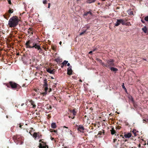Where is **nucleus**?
Here are the masks:
<instances>
[{"instance_id": "f257e3e1", "label": "nucleus", "mask_w": 148, "mask_h": 148, "mask_svg": "<svg viewBox=\"0 0 148 148\" xmlns=\"http://www.w3.org/2000/svg\"><path fill=\"white\" fill-rule=\"evenodd\" d=\"M27 48H35L38 50L41 49L40 44L33 42L31 40H28L25 44Z\"/></svg>"}, {"instance_id": "f03ea898", "label": "nucleus", "mask_w": 148, "mask_h": 148, "mask_svg": "<svg viewBox=\"0 0 148 148\" xmlns=\"http://www.w3.org/2000/svg\"><path fill=\"white\" fill-rule=\"evenodd\" d=\"M20 19L16 16L11 18L8 21V25L11 28L16 27L18 24Z\"/></svg>"}, {"instance_id": "7ed1b4c3", "label": "nucleus", "mask_w": 148, "mask_h": 148, "mask_svg": "<svg viewBox=\"0 0 148 148\" xmlns=\"http://www.w3.org/2000/svg\"><path fill=\"white\" fill-rule=\"evenodd\" d=\"M6 86L8 87L11 88L13 90H18L21 88L18 84L12 81L10 82Z\"/></svg>"}, {"instance_id": "20e7f679", "label": "nucleus", "mask_w": 148, "mask_h": 148, "mask_svg": "<svg viewBox=\"0 0 148 148\" xmlns=\"http://www.w3.org/2000/svg\"><path fill=\"white\" fill-rule=\"evenodd\" d=\"M14 140H16V143L17 144L21 145L23 143L24 138L19 135L14 136L13 137Z\"/></svg>"}, {"instance_id": "39448f33", "label": "nucleus", "mask_w": 148, "mask_h": 148, "mask_svg": "<svg viewBox=\"0 0 148 148\" xmlns=\"http://www.w3.org/2000/svg\"><path fill=\"white\" fill-rule=\"evenodd\" d=\"M114 60L112 59H110L107 61L106 64H103V66L108 68L114 66Z\"/></svg>"}, {"instance_id": "423d86ee", "label": "nucleus", "mask_w": 148, "mask_h": 148, "mask_svg": "<svg viewBox=\"0 0 148 148\" xmlns=\"http://www.w3.org/2000/svg\"><path fill=\"white\" fill-rule=\"evenodd\" d=\"M126 22V20H125L123 19H117L116 23H115L114 25L116 26H118L121 24L122 25H128Z\"/></svg>"}, {"instance_id": "0eeeda50", "label": "nucleus", "mask_w": 148, "mask_h": 148, "mask_svg": "<svg viewBox=\"0 0 148 148\" xmlns=\"http://www.w3.org/2000/svg\"><path fill=\"white\" fill-rule=\"evenodd\" d=\"M92 15L93 14L90 11H88L85 12L83 16L84 18L88 20L92 18Z\"/></svg>"}, {"instance_id": "6e6552de", "label": "nucleus", "mask_w": 148, "mask_h": 148, "mask_svg": "<svg viewBox=\"0 0 148 148\" xmlns=\"http://www.w3.org/2000/svg\"><path fill=\"white\" fill-rule=\"evenodd\" d=\"M44 84L43 85L44 87H45L44 88V90H45V92H40V94L41 95H43V96H44L45 95H46L47 94V90H48V87H47V85L48 84L47 83V81L46 79H45L44 81Z\"/></svg>"}, {"instance_id": "1a4fd4ad", "label": "nucleus", "mask_w": 148, "mask_h": 148, "mask_svg": "<svg viewBox=\"0 0 148 148\" xmlns=\"http://www.w3.org/2000/svg\"><path fill=\"white\" fill-rule=\"evenodd\" d=\"M32 136L35 138H36L37 137L40 138L42 136V135L39 132H34Z\"/></svg>"}, {"instance_id": "9d476101", "label": "nucleus", "mask_w": 148, "mask_h": 148, "mask_svg": "<svg viewBox=\"0 0 148 148\" xmlns=\"http://www.w3.org/2000/svg\"><path fill=\"white\" fill-rule=\"evenodd\" d=\"M77 126L78 127L77 130L83 133V131L84 130V126L81 125L79 126L77 125Z\"/></svg>"}, {"instance_id": "9b49d317", "label": "nucleus", "mask_w": 148, "mask_h": 148, "mask_svg": "<svg viewBox=\"0 0 148 148\" xmlns=\"http://www.w3.org/2000/svg\"><path fill=\"white\" fill-rule=\"evenodd\" d=\"M67 74L69 75H71L72 74V70L71 69V66L67 69Z\"/></svg>"}, {"instance_id": "f8f14e48", "label": "nucleus", "mask_w": 148, "mask_h": 148, "mask_svg": "<svg viewBox=\"0 0 148 148\" xmlns=\"http://www.w3.org/2000/svg\"><path fill=\"white\" fill-rule=\"evenodd\" d=\"M103 132L102 131H99L98 132V134L96 136V138H100L101 137L100 135H102L103 134V135H104V130H103Z\"/></svg>"}, {"instance_id": "ddd939ff", "label": "nucleus", "mask_w": 148, "mask_h": 148, "mask_svg": "<svg viewBox=\"0 0 148 148\" xmlns=\"http://www.w3.org/2000/svg\"><path fill=\"white\" fill-rule=\"evenodd\" d=\"M10 16V14H9L8 13H6L4 14L3 15V16L7 20H8Z\"/></svg>"}, {"instance_id": "4468645a", "label": "nucleus", "mask_w": 148, "mask_h": 148, "mask_svg": "<svg viewBox=\"0 0 148 148\" xmlns=\"http://www.w3.org/2000/svg\"><path fill=\"white\" fill-rule=\"evenodd\" d=\"M76 110L75 108L73 110H70V112L72 113L74 116H75L77 114Z\"/></svg>"}, {"instance_id": "2eb2a0df", "label": "nucleus", "mask_w": 148, "mask_h": 148, "mask_svg": "<svg viewBox=\"0 0 148 148\" xmlns=\"http://www.w3.org/2000/svg\"><path fill=\"white\" fill-rule=\"evenodd\" d=\"M45 146H43L42 144L40 143L39 144V148H49L48 146L46 144L45 145Z\"/></svg>"}, {"instance_id": "dca6fc26", "label": "nucleus", "mask_w": 148, "mask_h": 148, "mask_svg": "<svg viewBox=\"0 0 148 148\" xmlns=\"http://www.w3.org/2000/svg\"><path fill=\"white\" fill-rule=\"evenodd\" d=\"M54 70H55L54 69H53L52 70H51L49 68L47 69V71L48 72L51 74H54Z\"/></svg>"}, {"instance_id": "f3484780", "label": "nucleus", "mask_w": 148, "mask_h": 148, "mask_svg": "<svg viewBox=\"0 0 148 148\" xmlns=\"http://www.w3.org/2000/svg\"><path fill=\"white\" fill-rule=\"evenodd\" d=\"M132 136V134L131 133H129L127 134H125L124 135V137L125 138H130Z\"/></svg>"}, {"instance_id": "a211bd4d", "label": "nucleus", "mask_w": 148, "mask_h": 148, "mask_svg": "<svg viewBox=\"0 0 148 148\" xmlns=\"http://www.w3.org/2000/svg\"><path fill=\"white\" fill-rule=\"evenodd\" d=\"M55 61L57 62H60L62 61V59H61L60 57H57L55 60Z\"/></svg>"}, {"instance_id": "6ab92c4d", "label": "nucleus", "mask_w": 148, "mask_h": 148, "mask_svg": "<svg viewBox=\"0 0 148 148\" xmlns=\"http://www.w3.org/2000/svg\"><path fill=\"white\" fill-rule=\"evenodd\" d=\"M28 32L29 33L31 34L32 35L33 33V29L32 28H29Z\"/></svg>"}, {"instance_id": "aec40b11", "label": "nucleus", "mask_w": 148, "mask_h": 148, "mask_svg": "<svg viewBox=\"0 0 148 148\" xmlns=\"http://www.w3.org/2000/svg\"><path fill=\"white\" fill-rule=\"evenodd\" d=\"M121 137H122V139H124V137L122 135H120L119 134H117L116 135V138L117 139H120V138Z\"/></svg>"}, {"instance_id": "412c9836", "label": "nucleus", "mask_w": 148, "mask_h": 148, "mask_svg": "<svg viewBox=\"0 0 148 148\" xmlns=\"http://www.w3.org/2000/svg\"><path fill=\"white\" fill-rule=\"evenodd\" d=\"M110 132L112 135H114L116 133V132L114 129L113 127H112L111 130H110Z\"/></svg>"}, {"instance_id": "4be33fe9", "label": "nucleus", "mask_w": 148, "mask_h": 148, "mask_svg": "<svg viewBox=\"0 0 148 148\" xmlns=\"http://www.w3.org/2000/svg\"><path fill=\"white\" fill-rule=\"evenodd\" d=\"M51 128L55 129L56 127V125L55 123H52L51 124Z\"/></svg>"}, {"instance_id": "5701e85b", "label": "nucleus", "mask_w": 148, "mask_h": 148, "mask_svg": "<svg viewBox=\"0 0 148 148\" xmlns=\"http://www.w3.org/2000/svg\"><path fill=\"white\" fill-rule=\"evenodd\" d=\"M142 30L145 33H147V29L146 26H144V27L142 28Z\"/></svg>"}, {"instance_id": "b1692460", "label": "nucleus", "mask_w": 148, "mask_h": 148, "mask_svg": "<svg viewBox=\"0 0 148 148\" xmlns=\"http://www.w3.org/2000/svg\"><path fill=\"white\" fill-rule=\"evenodd\" d=\"M110 68L111 70L113 71H117L118 70L117 68L113 67H110Z\"/></svg>"}, {"instance_id": "393cba45", "label": "nucleus", "mask_w": 148, "mask_h": 148, "mask_svg": "<svg viewBox=\"0 0 148 148\" xmlns=\"http://www.w3.org/2000/svg\"><path fill=\"white\" fill-rule=\"evenodd\" d=\"M88 32H87V31L86 30H85L84 31H83L82 32L80 33L79 34V35L81 36L83 34H85L87 33Z\"/></svg>"}, {"instance_id": "a878e982", "label": "nucleus", "mask_w": 148, "mask_h": 148, "mask_svg": "<svg viewBox=\"0 0 148 148\" xmlns=\"http://www.w3.org/2000/svg\"><path fill=\"white\" fill-rule=\"evenodd\" d=\"M68 61L66 60H64L63 62L62 63V64H63V65L66 66L67 64L68 63Z\"/></svg>"}, {"instance_id": "bb28decb", "label": "nucleus", "mask_w": 148, "mask_h": 148, "mask_svg": "<svg viewBox=\"0 0 148 148\" xmlns=\"http://www.w3.org/2000/svg\"><path fill=\"white\" fill-rule=\"evenodd\" d=\"M128 14L130 15H134V12L132 11H128Z\"/></svg>"}, {"instance_id": "cd10ccee", "label": "nucleus", "mask_w": 148, "mask_h": 148, "mask_svg": "<svg viewBox=\"0 0 148 148\" xmlns=\"http://www.w3.org/2000/svg\"><path fill=\"white\" fill-rule=\"evenodd\" d=\"M13 12V9H10V10H8V13L9 14H10L11 13H12Z\"/></svg>"}, {"instance_id": "c85d7f7f", "label": "nucleus", "mask_w": 148, "mask_h": 148, "mask_svg": "<svg viewBox=\"0 0 148 148\" xmlns=\"http://www.w3.org/2000/svg\"><path fill=\"white\" fill-rule=\"evenodd\" d=\"M136 130H133L132 131V133H133L134 134V136H136Z\"/></svg>"}, {"instance_id": "c756f323", "label": "nucleus", "mask_w": 148, "mask_h": 148, "mask_svg": "<svg viewBox=\"0 0 148 148\" xmlns=\"http://www.w3.org/2000/svg\"><path fill=\"white\" fill-rule=\"evenodd\" d=\"M85 27V28H86V30L87 31V30L88 29H89L90 28V26L89 25H86Z\"/></svg>"}, {"instance_id": "7c9ffc66", "label": "nucleus", "mask_w": 148, "mask_h": 148, "mask_svg": "<svg viewBox=\"0 0 148 148\" xmlns=\"http://www.w3.org/2000/svg\"><path fill=\"white\" fill-rule=\"evenodd\" d=\"M122 88L123 89H124V90H126V88H125V87L124 86V83H123V84L122 85Z\"/></svg>"}, {"instance_id": "2f4dec72", "label": "nucleus", "mask_w": 148, "mask_h": 148, "mask_svg": "<svg viewBox=\"0 0 148 148\" xmlns=\"http://www.w3.org/2000/svg\"><path fill=\"white\" fill-rule=\"evenodd\" d=\"M95 0H90L89 1V2H88V3H92L94 2L95 1Z\"/></svg>"}, {"instance_id": "473e14b6", "label": "nucleus", "mask_w": 148, "mask_h": 148, "mask_svg": "<svg viewBox=\"0 0 148 148\" xmlns=\"http://www.w3.org/2000/svg\"><path fill=\"white\" fill-rule=\"evenodd\" d=\"M144 19L146 21H148V16H146L145 18Z\"/></svg>"}, {"instance_id": "72a5a7b5", "label": "nucleus", "mask_w": 148, "mask_h": 148, "mask_svg": "<svg viewBox=\"0 0 148 148\" xmlns=\"http://www.w3.org/2000/svg\"><path fill=\"white\" fill-rule=\"evenodd\" d=\"M51 132H54L56 133H57V131L54 130H51Z\"/></svg>"}, {"instance_id": "f704fd0d", "label": "nucleus", "mask_w": 148, "mask_h": 148, "mask_svg": "<svg viewBox=\"0 0 148 148\" xmlns=\"http://www.w3.org/2000/svg\"><path fill=\"white\" fill-rule=\"evenodd\" d=\"M30 102L31 103L32 105L34 104V102L32 100H31V101H30Z\"/></svg>"}, {"instance_id": "c9c22d12", "label": "nucleus", "mask_w": 148, "mask_h": 148, "mask_svg": "<svg viewBox=\"0 0 148 148\" xmlns=\"http://www.w3.org/2000/svg\"><path fill=\"white\" fill-rule=\"evenodd\" d=\"M47 1L46 0H43V3L44 4H46L47 3Z\"/></svg>"}, {"instance_id": "e433bc0d", "label": "nucleus", "mask_w": 148, "mask_h": 148, "mask_svg": "<svg viewBox=\"0 0 148 148\" xmlns=\"http://www.w3.org/2000/svg\"><path fill=\"white\" fill-rule=\"evenodd\" d=\"M116 129H119L121 128V127L119 125H117L116 126Z\"/></svg>"}, {"instance_id": "4c0bfd02", "label": "nucleus", "mask_w": 148, "mask_h": 148, "mask_svg": "<svg viewBox=\"0 0 148 148\" xmlns=\"http://www.w3.org/2000/svg\"><path fill=\"white\" fill-rule=\"evenodd\" d=\"M99 62L102 65V66H103V64H105L104 63L102 62V61L101 60H99Z\"/></svg>"}, {"instance_id": "58836bf2", "label": "nucleus", "mask_w": 148, "mask_h": 148, "mask_svg": "<svg viewBox=\"0 0 148 148\" xmlns=\"http://www.w3.org/2000/svg\"><path fill=\"white\" fill-rule=\"evenodd\" d=\"M22 125H21V124H20L19 125H18V126H17V127L18 126V127H19L20 128H21V129H22Z\"/></svg>"}, {"instance_id": "ea45409f", "label": "nucleus", "mask_w": 148, "mask_h": 148, "mask_svg": "<svg viewBox=\"0 0 148 148\" xmlns=\"http://www.w3.org/2000/svg\"><path fill=\"white\" fill-rule=\"evenodd\" d=\"M34 90L36 92H38L39 91V89H34Z\"/></svg>"}, {"instance_id": "a19ab883", "label": "nucleus", "mask_w": 148, "mask_h": 148, "mask_svg": "<svg viewBox=\"0 0 148 148\" xmlns=\"http://www.w3.org/2000/svg\"><path fill=\"white\" fill-rule=\"evenodd\" d=\"M52 49L54 50H55L56 49V47L55 46L52 47Z\"/></svg>"}, {"instance_id": "79ce46f5", "label": "nucleus", "mask_w": 148, "mask_h": 148, "mask_svg": "<svg viewBox=\"0 0 148 148\" xmlns=\"http://www.w3.org/2000/svg\"><path fill=\"white\" fill-rule=\"evenodd\" d=\"M117 140V139L116 138H115L114 139H113V143H115L116 141Z\"/></svg>"}, {"instance_id": "37998d69", "label": "nucleus", "mask_w": 148, "mask_h": 148, "mask_svg": "<svg viewBox=\"0 0 148 148\" xmlns=\"http://www.w3.org/2000/svg\"><path fill=\"white\" fill-rule=\"evenodd\" d=\"M50 7V3H48V8H49Z\"/></svg>"}, {"instance_id": "c03bdc74", "label": "nucleus", "mask_w": 148, "mask_h": 148, "mask_svg": "<svg viewBox=\"0 0 148 148\" xmlns=\"http://www.w3.org/2000/svg\"><path fill=\"white\" fill-rule=\"evenodd\" d=\"M8 3L10 4H11L12 3L10 0H9L8 1Z\"/></svg>"}, {"instance_id": "a18cd8bd", "label": "nucleus", "mask_w": 148, "mask_h": 148, "mask_svg": "<svg viewBox=\"0 0 148 148\" xmlns=\"http://www.w3.org/2000/svg\"><path fill=\"white\" fill-rule=\"evenodd\" d=\"M32 60L33 61H34L35 60V58H32Z\"/></svg>"}, {"instance_id": "49530a36", "label": "nucleus", "mask_w": 148, "mask_h": 148, "mask_svg": "<svg viewBox=\"0 0 148 148\" xmlns=\"http://www.w3.org/2000/svg\"><path fill=\"white\" fill-rule=\"evenodd\" d=\"M36 107V105L34 104L33 105V108H35Z\"/></svg>"}, {"instance_id": "de8ad7c7", "label": "nucleus", "mask_w": 148, "mask_h": 148, "mask_svg": "<svg viewBox=\"0 0 148 148\" xmlns=\"http://www.w3.org/2000/svg\"><path fill=\"white\" fill-rule=\"evenodd\" d=\"M52 91V89L51 88H50L49 89V92H50L51 91Z\"/></svg>"}, {"instance_id": "09e8293b", "label": "nucleus", "mask_w": 148, "mask_h": 148, "mask_svg": "<svg viewBox=\"0 0 148 148\" xmlns=\"http://www.w3.org/2000/svg\"><path fill=\"white\" fill-rule=\"evenodd\" d=\"M32 132V130H30L29 133L30 134H31L32 136V134L31 133V132Z\"/></svg>"}, {"instance_id": "8fccbe9b", "label": "nucleus", "mask_w": 148, "mask_h": 148, "mask_svg": "<svg viewBox=\"0 0 148 148\" xmlns=\"http://www.w3.org/2000/svg\"><path fill=\"white\" fill-rule=\"evenodd\" d=\"M41 143H44V145H45V144H46V143L45 142H44L43 141H42Z\"/></svg>"}, {"instance_id": "3c124183", "label": "nucleus", "mask_w": 148, "mask_h": 148, "mask_svg": "<svg viewBox=\"0 0 148 148\" xmlns=\"http://www.w3.org/2000/svg\"><path fill=\"white\" fill-rule=\"evenodd\" d=\"M42 49L41 48V49H40L39 50H38L39 51V53H41V51H42Z\"/></svg>"}, {"instance_id": "603ef678", "label": "nucleus", "mask_w": 148, "mask_h": 148, "mask_svg": "<svg viewBox=\"0 0 148 148\" xmlns=\"http://www.w3.org/2000/svg\"><path fill=\"white\" fill-rule=\"evenodd\" d=\"M100 60V59H99L98 58H97L96 59V60H97L98 61H99V60Z\"/></svg>"}, {"instance_id": "864d4df0", "label": "nucleus", "mask_w": 148, "mask_h": 148, "mask_svg": "<svg viewBox=\"0 0 148 148\" xmlns=\"http://www.w3.org/2000/svg\"><path fill=\"white\" fill-rule=\"evenodd\" d=\"M64 66L63 65V64H62V65L61 66V68H62Z\"/></svg>"}, {"instance_id": "5fc2aeb1", "label": "nucleus", "mask_w": 148, "mask_h": 148, "mask_svg": "<svg viewBox=\"0 0 148 148\" xmlns=\"http://www.w3.org/2000/svg\"><path fill=\"white\" fill-rule=\"evenodd\" d=\"M63 127V128H67V129L68 128V127H66L65 126H64Z\"/></svg>"}, {"instance_id": "6e6d98bb", "label": "nucleus", "mask_w": 148, "mask_h": 148, "mask_svg": "<svg viewBox=\"0 0 148 148\" xmlns=\"http://www.w3.org/2000/svg\"><path fill=\"white\" fill-rule=\"evenodd\" d=\"M67 66H70V63H67Z\"/></svg>"}, {"instance_id": "4d7b16f0", "label": "nucleus", "mask_w": 148, "mask_h": 148, "mask_svg": "<svg viewBox=\"0 0 148 148\" xmlns=\"http://www.w3.org/2000/svg\"><path fill=\"white\" fill-rule=\"evenodd\" d=\"M92 51H91L89 52V54L91 53H92Z\"/></svg>"}, {"instance_id": "13d9d810", "label": "nucleus", "mask_w": 148, "mask_h": 148, "mask_svg": "<svg viewBox=\"0 0 148 148\" xmlns=\"http://www.w3.org/2000/svg\"><path fill=\"white\" fill-rule=\"evenodd\" d=\"M42 140H43V139H42V140H39V142H42Z\"/></svg>"}, {"instance_id": "bf43d9fd", "label": "nucleus", "mask_w": 148, "mask_h": 148, "mask_svg": "<svg viewBox=\"0 0 148 148\" xmlns=\"http://www.w3.org/2000/svg\"><path fill=\"white\" fill-rule=\"evenodd\" d=\"M51 139L52 140H53L54 139V138L51 137Z\"/></svg>"}, {"instance_id": "052dcab7", "label": "nucleus", "mask_w": 148, "mask_h": 148, "mask_svg": "<svg viewBox=\"0 0 148 148\" xmlns=\"http://www.w3.org/2000/svg\"><path fill=\"white\" fill-rule=\"evenodd\" d=\"M1 108L3 110H4L5 108L4 107H3Z\"/></svg>"}, {"instance_id": "680f3d73", "label": "nucleus", "mask_w": 148, "mask_h": 148, "mask_svg": "<svg viewBox=\"0 0 148 148\" xmlns=\"http://www.w3.org/2000/svg\"><path fill=\"white\" fill-rule=\"evenodd\" d=\"M49 109H51V106H49Z\"/></svg>"}, {"instance_id": "e2e57ef3", "label": "nucleus", "mask_w": 148, "mask_h": 148, "mask_svg": "<svg viewBox=\"0 0 148 148\" xmlns=\"http://www.w3.org/2000/svg\"><path fill=\"white\" fill-rule=\"evenodd\" d=\"M140 146H141L140 144H139L138 145V147H140Z\"/></svg>"}, {"instance_id": "0e129e2a", "label": "nucleus", "mask_w": 148, "mask_h": 148, "mask_svg": "<svg viewBox=\"0 0 148 148\" xmlns=\"http://www.w3.org/2000/svg\"><path fill=\"white\" fill-rule=\"evenodd\" d=\"M75 117L74 116H73V117H71V118L73 119L75 118Z\"/></svg>"}, {"instance_id": "69168bd1", "label": "nucleus", "mask_w": 148, "mask_h": 148, "mask_svg": "<svg viewBox=\"0 0 148 148\" xmlns=\"http://www.w3.org/2000/svg\"><path fill=\"white\" fill-rule=\"evenodd\" d=\"M24 105V103H22V104H21V106H23V105Z\"/></svg>"}, {"instance_id": "338daca9", "label": "nucleus", "mask_w": 148, "mask_h": 148, "mask_svg": "<svg viewBox=\"0 0 148 148\" xmlns=\"http://www.w3.org/2000/svg\"><path fill=\"white\" fill-rule=\"evenodd\" d=\"M62 43V42L61 41L60 42H59V44L60 45H61Z\"/></svg>"}, {"instance_id": "774afa93", "label": "nucleus", "mask_w": 148, "mask_h": 148, "mask_svg": "<svg viewBox=\"0 0 148 148\" xmlns=\"http://www.w3.org/2000/svg\"><path fill=\"white\" fill-rule=\"evenodd\" d=\"M141 21H142V22L143 23H144L145 22H144V21H143L142 20H141Z\"/></svg>"}]
</instances>
